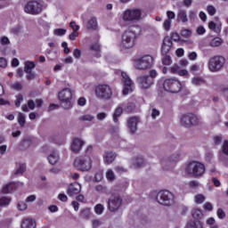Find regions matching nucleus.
I'll return each instance as SVG.
<instances>
[{
    "label": "nucleus",
    "mask_w": 228,
    "mask_h": 228,
    "mask_svg": "<svg viewBox=\"0 0 228 228\" xmlns=\"http://www.w3.org/2000/svg\"><path fill=\"white\" fill-rule=\"evenodd\" d=\"M154 59L151 55H144L135 61L134 67L137 70H147L152 67Z\"/></svg>",
    "instance_id": "nucleus-12"
},
{
    "label": "nucleus",
    "mask_w": 228,
    "mask_h": 228,
    "mask_svg": "<svg viewBox=\"0 0 228 228\" xmlns=\"http://www.w3.org/2000/svg\"><path fill=\"white\" fill-rule=\"evenodd\" d=\"M37 67L35 62L27 61L24 63V72H33V69Z\"/></svg>",
    "instance_id": "nucleus-29"
},
{
    "label": "nucleus",
    "mask_w": 228,
    "mask_h": 228,
    "mask_svg": "<svg viewBox=\"0 0 228 228\" xmlns=\"http://www.w3.org/2000/svg\"><path fill=\"white\" fill-rule=\"evenodd\" d=\"M94 211L96 215H102V211H104V206H102V204H97L94 207Z\"/></svg>",
    "instance_id": "nucleus-48"
},
{
    "label": "nucleus",
    "mask_w": 228,
    "mask_h": 228,
    "mask_svg": "<svg viewBox=\"0 0 228 228\" xmlns=\"http://www.w3.org/2000/svg\"><path fill=\"white\" fill-rule=\"evenodd\" d=\"M131 164L134 168H142L145 167V159L142 156L134 157L131 159Z\"/></svg>",
    "instance_id": "nucleus-20"
},
{
    "label": "nucleus",
    "mask_w": 228,
    "mask_h": 228,
    "mask_svg": "<svg viewBox=\"0 0 228 228\" xmlns=\"http://www.w3.org/2000/svg\"><path fill=\"white\" fill-rule=\"evenodd\" d=\"M181 36L188 38V37H191V30L185 28L181 31Z\"/></svg>",
    "instance_id": "nucleus-52"
},
{
    "label": "nucleus",
    "mask_w": 228,
    "mask_h": 228,
    "mask_svg": "<svg viewBox=\"0 0 228 228\" xmlns=\"http://www.w3.org/2000/svg\"><path fill=\"white\" fill-rule=\"evenodd\" d=\"M91 51H94V53H96V56H101V53H99V51H101V46H99V44L94 43L91 45L90 47Z\"/></svg>",
    "instance_id": "nucleus-40"
},
{
    "label": "nucleus",
    "mask_w": 228,
    "mask_h": 228,
    "mask_svg": "<svg viewBox=\"0 0 228 228\" xmlns=\"http://www.w3.org/2000/svg\"><path fill=\"white\" fill-rule=\"evenodd\" d=\"M138 122H140L138 117H132L128 119L127 127L129 129L130 134H134L138 130Z\"/></svg>",
    "instance_id": "nucleus-17"
},
{
    "label": "nucleus",
    "mask_w": 228,
    "mask_h": 228,
    "mask_svg": "<svg viewBox=\"0 0 228 228\" xmlns=\"http://www.w3.org/2000/svg\"><path fill=\"white\" fill-rule=\"evenodd\" d=\"M169 38L170 40H174V42H179V40H181V37L177 34V32L171 33Z\"/></svg>",
    "instance_id": "nucleus-51"
},
{
    "label": "nucleus",
    "mask_w": 228,
    "mask_h": 228,
    "mask_svg": "<svg viewBox=\"0 0 228 228\" xmlns=\"http://www.w3.org/2000/svg\"><path fill=\"white\" fill-rule=\"evenodd\" d=\"M79 122H94L95 120V117L90 115V114H86L78 118Z\"/></svg>",
    "instance_id": "nucleus-32"
},
{
    "label": "nucleus",
    "mask_w": 228,
    "mask_h": 228,
    "mask_svg": "<svg viewBox=\"0 0 228 228\" xmlns=\"http://www.w3.org/2000/svg\"><path fill=\"white\" fill-rule=\"evenodd\" d=\"M72 100V91L69 88H65L59 93V101Z\"/></svg>",
    "instance_id": "nucleus-22"
},
{
    "label": "nucleus",
    "mask_w": 228,
    "mask_h": 228,
    "mask_svg": "<svg viewBox=\"0 0 228 228\" xmlns=\"http://www.w3.org/2000/svg\"><path fill=\"white\" fill-rule=\"evenodd\" d=\"M134 110V103H127L125 107V111L131 113Z\"/></svg>",
    "instance_id": "nucleus-54"
},
{
    "label": "nucleus",
    "mask_w": 228,
    "mask_h": 228,
    "mask_svg": "<svg viewBox=\"0 0 228 228\" xmlns=\"http://www.w3.org/2000/svg\"><path fill=\"white\" fill-rule=\"evenodd\" d=\"M22 101H24V97L22 96V94L18 95L17 99L14 102L16 108H20V102Z\"/></svg>",
    "instance_id": "nucleus-50"
},
{
    "label": "nucleus",
    "mask_w": 228,
    "mask_h": 228,
    "mask_svg": "<svg viewBox=\"0 0 228 228\" xmlns=\"http://www.w3.org/2000/svg\"><path fill=\"white\" fill-rule=\"evenodd\" d=\"M77 37H79V32L73 30L72 33L69 34V40L74 41L76 38H77Z\"/></svg>",
    "instance_id": "nucleus-60"
},
{
    "label": "nucleus",
    "mask_w": 228,
    "mask_h": 228,
    "mask_svg": "<svg viewBox=\"0 0 228 228\" xmlns=\"http://www.w3.org/2000/svg\"><path fill=\"white\" fill-rule=\"evenodd\" d=\"M83 145H85V141H83L79 138L73 139L72 144H71L72 152H74L75 154H77V152H79V151H81Z\"/></svg>",
    "instance_id": "nucleus-19"
},
{
    "label": "nucleus",
    "mask_w": 228,
    "mask_h": 228,
    "mask_svg": "<svg viewBox=\"0 0 228 228\" xmlns=\"http://www.w3.org/2000/svg\"><path fill=\"white\" fill-rule=\"evenodd\" d=\"M206 200V197L203 194H197L195 196L196 204H202Z\"/></svg>",
    "instance_id": "nucleus-44"
},
{
    "label": "nucleus",
    "mask_w": 228,
    "mask_h": 228,
    "mask_svg": "<svg viewBox=\"0 0 228 228\" xmlns=\"http://www.w3.org/2000/svg\"><path fill=\"white\" fill-rule=\"evenodd\" d=\"M122 197L120 194H112L108 200V209L110 213H117L122 208Z\"/></svg>",
    "instance_id": "nucleus-10"
},
{
    "label": "nucleus",
    "mask_w": 228,
    "mask_h": 228,
    "mask_svg": "<svg viewBox=\"0 0 228 228\" xmlns=\"http://www.w3.org/2000/svg\"><path fill=\"white\" fill-rule=\"evenodd\" d=\"M10 205V199L6 198V197H2L0 198V207H6Z\"/></svg>",
    "instance_id": "nucleus-43"
},
{
    "label": "nucleus",
    "mask_w": 228,
    "mask_h": 228,
    "mask_svg": "<svg viewBox=\"0 0 228 228\" xmlns=\"http://www.w3.org/2000/svg\"><path fill=\"white\" fill-rule=\"evenodd\" d=\"M17 208L19 209V211H26V209H28V204H26V202L24 201H19Z\"/></svg>",
    "instance_id": "nucleus-46"
},
{
    "label": "nucleus",
    "mask_w": 228,
    "mask_h": 228,
    "mask_svg": "<svg viewBox=\"0 0 228 228\" xmlns=\"http://www.w3.org/2000/svg\"><path fill=\"white\" fill-rule=\"evenodd\" d=\"M191 215L194 220H202V218L204 217L202 210L199 208H193L191 211Z\"/></svg>",
    "instance_id": "nucleus-27"
},
{
    "label": "nucleus",
    "mask_w": 228,
    "mask_h": 228,
    "mask_svg": "<svg viewBox=\"0 0 228 228\" xmlns=\"http://www.w3.org/2000/svg\"><path fill=\"white\" fill-rule=\"evenodd\" d=\"M207 11H208V14L211 16H213V15H215V13H216V9H215V7H213V5H208L207 7Z\"/></svg>",
    "instance_id": "nucleus-58"
},
{
    "label": "nucleus",
    "mask_w": 228,
    "mask_h": 228,
    "mask_svg": "<svg viewBox=\"0 0 228 228\" xmlns=\"http://www.w3.org/2000/svg\"><path fill=\"white\" fill-rule=\"evenodd\" d=\"M124 110L122 109V107H118L114 113H113V121L115 122V124L118 123V118H120V116L122 115Z\"/></svg>",
    "instance_id": "nucleus-31"
},
{
    "label": "nucleus",
    "mask_w": 228,
    "mask_h": 228,
    "mask_svg": "<svg viewBox=\"0 0 228 228\" xmlns=\"http://www.w3.org/2000/svg\"><path fill=\"white\" fill-rule=\"evenodd\" d=\"M26 75V79L27 81H33V79H37V73L33 72V71H29V72H25Z\"/></svg>",
    "instance_id": "nucleus-41"
},
{
    "label": "nucleus",
    "mask_w": 228,
    "mask_h": 228,
    "mask_svg": "<svg viewBox=\"0 0 228 228\" xmlns=\"http://www.w3.org/2000/svg\"><path fill=\"white\" fill-rule=\"evenodd\" d=\"M225 65V58L224 56L216 55L209 59L208 69L211 72H218L222 70Z\"/></svg>",
    "instance_id": "nucleus-9"
},
{
    "label": "nucleus",
    "mask_w": 228,
    "mask_h": 228,
    "mask_svg": "<svg viewBox=\"0 0 228 228\" xmlns=\"http://www.w3.org/2000/svg\"><path fill=\"white\" fill-rule=\"evenodd\" d=\"M67 33V29L65 28H55L53 30V34L56 35V37H63Z\"/></svg>",
    "instance_id": "nucleus-42"
},
{
    "label": "nucleus",
    "mask_w": 228,
    "mask_h": 228,
    "mask_svg": "<svg viewBox=\"0 0 228 228\" xmlns=\"http://www.w3.org/2000/svg\"><path fill=\"white\" fill-rule=\"evenodd\" d=\"M136 40V32L129 28L126 30L121 37L120 47L122 49H131L134 47V41Z\"/></svg>",
    "instance_id": "nucleus-4"
},
{
    "label": "nucleus",
    "mask_w": 228,
    "mask_h": 228,
    "mask_svg": "<svg viewBox=\"0 0 228 228\" xmlns=\"http://www.w3.org/2000/svg\"><path fill=\"white\" fill-rule=\"evenodd\" d=\"M20 228H37V221L33 218L25 217L21 221Z\"/></svg>",
    "instance_id": "nucleus-21"
},
{
    "label": "nucleus",
    "mask_w": 228,
    "mask_h": 228,
    "mask_svg": "<svg viewBox=\"0 0 228 228\" xmlns=\"http://www.w3.org/2000/svg\"><path fill=\"white\" fill-rule=\"evenodd\" d=\"M189 188H191L192 190H197L200 186V183L198 181L192 180L189 182L188 183Z\"/></svg>",
    "instance_id": "nucleus-45"
},
{
    "label": "nucleus",
    "mask_w": 228,
    "mask_h": 228,
    "mask_svg": "<svg viewBox=\"0 0 228 228\" xmlns=\"http://www.w3.org/2000/svg\"><path fill=\"white\" fill-rule=\"evenodd\" d=\"M106 177L109 181H115V173L111 169H108L106 172Z\"/></svg>",
    "instance_id": "nucleus-47"
},
{
    "label": "nucleus",
    "mask_w": 228,
    "mask_h": 228,
    "mask_svg": "<svg viewBox=\"0 0 228 228\" xmlns=\"http://www.w3.org/2000/svg\"><path fill=\"white\" fill-rule=\"evenodd\" d=\"M42 10V4L37 1H28L24 7L25 13H29L30 15H40Z\"/></svg>",
    "instance_id": "nucleus-13"
},
{
    "label": "nucleus",
    "mask_w": 228,
    "mask_h": 228,
    "mask_svg": "<svg viewBox=\"0 0 228 228\" xmlns=\"http://www.w3.org/2000/svg\"><path fill=\"white\" fill-rule=\"evenodd\" d=\"M20 183L17 182H11L7 184H5L3 187V193H12L14 190H17V186H19Z\"/></svg>",
    "instance_id": "nucleus-23"
},
{
    "label": "nucleus",
    "mask_w": 228,
    "mask_h": 228,
    "mask_svg": "<svg viewBox=\"0 0 228 228\" xmlns=\"http://www.w3.org/2000/svg\"><path fill=\"white\" fill-rule=\"evenodd\" d=\"M106 117H108V115L105 112H100V113L96 114V118L100 121L104 120V118H106Z\"/></svg>",
    "instance_id": "nucleus-61"
},
{
    "label": "nucleus",
    "mask_w": 228,
    "mask_h": 228,
    "mask_svg": "<svg viewBox=\"0 0 228 228\" xmlns=\"http://www.w3.org/2000/svg\"><path fill=\"white\" fill-rule=\"evenodd\" d=\"M163 88L169 94H179L183 90L181 82L175 78H167L163 83Z\"/></svg>",
    "instance_id": "nucleus-6"
},
{
    "label": "nucleus",
    "mask_w": 228,
    "mask_h": 228,
    "mask_svg": "<svg viewBox=\"0 0 228 228\" xmlns=\"http://www.w3.org/2000/svg\"><path fill=\"white\" fill-rule=\"evenodd\" d=\"M219 161L224 165V167H228V158L225 157L224 155H220L219 156Z\"/></svg>",
    "instance_id": "nucleus-55"
},
{
    "label": "nucleus",
    "mask_w": 228,
    "mask_h": 228,
    "mask_svg": "<svg viewBox=\"0 0 228 228\" xmlns=\"http://www.w3.org/2000/svg\"><path fill=\"white\" fill-rule=\"evenodd\" d=\"M222 38L220 37H214L210 42H209V46L210 47H220L222 45Z\"/></svg>",
    "instance_id": "nucleus-34"
},
{
    "label": "nucleus",
    "mask_w": 228,
    "mask_h": 228,
    "mask_svg": "<svg viewBox=\"0 0 228 228\" xmlns=\"http://www.w3.org/2000/svg\"><path fill=\"white\" fill-rule=\"evenodd\" d=\"M69 27L73 29V31H79V25L76 24V21H71L69 23Z\"/></svg>",
    "instance_id": "nucleus-62"
},
{
    "label": "nucleus",
    "mask_w": 228,
    "mask_h": 228,
    "mask_svg": "<svg viewBox=\"0 0 228 228\" xmlns=\"http://www.w3.org/2000/svg\"><path fill=\"white\" fill-rule=\"evenodd\" d=\"M172 40H170V37H166L163 40L161 46V54H168L170 53V49H172Z\"/></svg>",
    "instance_id": "nucleus-18"
},
{
    "label": "nucleus",
    "mask_w": 228,
    "mask_h": 228,
    "mask_svg": "<svg viewBox=\"0 0 228 228\" xmlns=\"http://www.w3.org/2000/svg\"><path fill=\"white\" fill-rule=\"evenodd\" d=\"M47 159L50 165H56L60 161V155L56 151H53L48 155Z\"/></svg>",
    "instance_id": "nucleus-25"
},
{
    "label": "nucleus",
    "mask_w": 228,
    "mask_h": 228,
    "mask_svg": "<svg viewBox=\"0 0 228 228\" xmlns=\"http://www.w3.org/2000/svg\"><path fill=\"white\" fill-rule=\"evenodd\" d=\"M174 200V194L169 191H160L157 194V201L162 206H172Z\"/></svg>",
    "instance_id": "nucleus-11"
},
{
    "label": "nucleus",
    "mask_w": 228,
    "mask_h": 228,
    "mask_svg": "<svg viewBox=\"0 0 228 228\" xmlns=\"http://www.w3.org/2000/svg\"><path fill=\"white\" fill-rule=\"evenodd\" d=\"M80 191L81 184H79V183L77 182L70 183L67 189V194L69 195V197H75V195H77V193H79Z\"/></svg>",
    "instance_id": "nucleus-16"
},
{
    "label": "nucleus",
    "mask_w": 228,
    "mask_h": 228,
    "mask_svg": "<svg viewBox=\"0 0 228 228\" xmlns=\"http://www.w3.org/2000/svg\"><path fill=\"white\" fill-rule=\"evenodd\" d=\"M116 159L117 153L113 151H107L103 156L104 163H106V165H111Z\"/></svg>",
    "instance_id": "nucleus-24"
},
{
    "label": "nucleus",
    "mask_w": 228,
    "mask_h": 228,
    "mask_svg": "<svg viewBox=\"0 0 228 228\" xmlns=\"http://www.w3.org/2000/svg\"><path fill=\"white\" fill-rule=\"evenodd\" d=\"M94 181H96V183L102 181V174L101 172L95 174Z\"/></svg>",
    "instance_id": "nucleus-64"
},
{
    "label": "nucleus",
    "mask_w": 228,
    "mask_h": 228,
    "mask_svg": "<svg viewBox=\"0 0 228 228\" xmlns=\"http://www.w3.org/2000/svg\"><path fill=\"white\" fill-rule=\"evenodd\" d=\"M71 100H60L61 106L63 108V110H70L72 108V102Z\"/></svg>",
    "instance_id": "nucleus-37"
},
{
    "label": "nucleus",
    "mask_w": 228,
    "mask_h": 228,
    "mask_svg": "<svg viewBox=\"0 0 228 228\" xmlns=\"http://www.w3.org/2000/svg\"><path fill=\"white\" fill-rule=\"evenodd\" d=\"M74 167L77 170L88 172L92 168V159L88 156L77 157L74 161Z\"/></svg>",
    "instance_id": "nucleus-8"
},
{
    "label": "nucleus",
    "mask_w": 228,
    "mask_h": 228,
    "mask_svg": "<svg viewBox=\"0 0 228 228\" xmlns=\"http://www.w3.org/2000/svg\"><path fill=\"white\" fill-rule=\"evenodd\" d=\"M170 72L172 74H178L179 72V65L175 64L173 67L170 68Z\"/></svg>",
    "instance_id": "nucleus-63"
},
{
    "label": "nucleus",
    "mask_w": 228,
    "mask_h": 228,
    "mask_svg": "<svg viewBox=\"0 0 228 228\" xmlns=\"http://www.w3.org/2000/svg\"><path fill=\"white\" fill-rule=\"evenodd\" d=\"M183 152L181 151H178L170 156L161 155L159 157L160 165L165 170H168V168H172L175 163L181 160Z\"/></svg>",
    "instance_id": "nucleus-3"
},
{
    "label": "nucleus",
    "mask_w": 228,
    "mask_h": 228,
    "mask_svg": "<svg viewBox=\"0 0 228 228\" xmlns=\"http://www.w3.org/2000/svg\"><path fill=\"white\" fill-rule=\"evenodd\" d=\"M113 95V91L109 85H98L95 88V96L102 101H110Z\"/></svg>",
    "instance_id": "nucleus-5"
},
{
    "label": "nucleus",
    "mask_w": 228,
    "mask_h": 228,
    "mask_svg": "<svg viewBox=\"0 0 228 228\" xmlns=\"http://www.w3.org/2000/svg\"><path fill=\"white\" fill-rule=\"evenodd\" d=\"M162 63L163 65H172V57L170 56V54L166 53V54H162Z\"/></svg>",
    "instance_id": "nucleus-36"
},
{
    "label": "nucleus",
    "mask_w": 228,
    "mask_h": 228,
    "mask_svg": "<svg viewBox=\"0 0 228 228\" xmlns=\"http://www.w3.org/2000/svg\"><path fill=\"white\" fill-rule=\"evenodd\" d=\"M31 143H33V141L31 140L30 137H25L23 140L20 142V147L21 151H28L29 147H31Z\"/></svg>",
    "instance_id": "nucleus-26"
},
{
    "label": "nucleus",
    "mask_w": 228,
    "mask_h": 228,
    "mask_svg": "<svg viewBox=\"0 0 228 228\" xmlns=\"http://www.w3.org/2000/svg\"><path fill=\"white\" fill-rule=\"evenodd\" d=\"M217 216L220 218V220H224L225 218V211H224L223 208H218L217 209Z\"/></svg>",
    "instance_id": "nucleus-56"
},
{
    "label": "nucleus",
    "mask_w": 228,
    "mask_h": 228,
    "mask_svg": "<svg viewBox=\"0 0 228 228\" xmlns=\"http://www.w3.org/2000/svg\"><path fill=\"white\" fill-rule=\"evenodd\" d=\"M18 123L20 126V127H24L26 126V117L22 112H20L18 115Z\"/></svg>",
    "instance_id": "nucleus-38"
},
{
    "label": "nucleus",
    "mask_w": 228,
    "mask_h": 228,
    "mask_svg": "<svg viewBox=\"0 0 228 228\" xmlns=\"http://www.w3.org/2000/svg\"><path fill=\"white\" fill-rule=\"evenodd\" d=\"M199 122H200V118L194 113H190V112L182 115L180 118L181 126H183V127H187V128L199 126Z\"/></svg>",
    "instance_id": "nucleus-7"
},
{
    "label": "nucleus",
    "mask_w": 228,
    "mask_h": 228,
    "mask_svg": "<svg viewBox=\"0 0 228 228\" xmlns=\"http://www.w3.org/2000/svg\"><path fill=\"white\" fill-rule=\"evenodd\" d=\"M206 172V166L199 161H191L188 164L186 167V173L190 177H194L195 179L202 177Z\"/></svg>",
    "instance_id": "nucleus-2"
},
{
    "label": "nucleus",
    "mask_w": 228,
    "mask_h": 228,
    "mask_svg": "<svg viewBox=\"0 0 228 228\" xmlns=\"http://www.w3.org/2000/svg\"><path fill=\"white\" fill-rule=\"evenodd\" d=\"M90 208H84L81 211V216L82 218H88V216H90Z\"/></svg>",
    "instance_id": "nucleus-53"
},
{
    "label": "nucleus",
    "mask_w": 228,
    "mask_h": 228,
    "mask_svg": "<svg viewBox=\"0 0 228 228\" xmlns=\"http://www.w3.org/2000/svg\"><path fill=\"white\" fill-rule=\"evenodd\" d=\"M172 25V20H166L163 23L164 26V29H166V31H168L170 29V26Z\"/></svg>",
    "instance_id": "nucleus-59"
},
{
    "label": "nucleus",
    "mask_w": 228,
    "mask_h": 228,
    "mask_svg": "<svg viewBox=\"0 0 228 228\" xmlns=\"http://www.w3.org/2000/svg\"><path fill=\"white\" fill-rule=\"evenodd\" d=\"M94 190L100 193H104V191H106V190L108 189L106 188V186L98 184L94 186Z\"/></svg>",
    "instance_id": "nucleus-49"
},
{
    "label": "nucleus",
    "mask_w": 228,
    "mask_h": 228,
    "mask_svg": "<svg viewBox=\"0 0 228 228\" xmlns=\"http://www.w3.org/2000/svg\"><path fill=\"white\" fill-rule=\"evenodd\" d=\"M186 228H202V224L200 223H196L195 221H190L187 224Z\"/></svg>",
    "instance_id": "nucleus-39"
},
{
    "label": "nucleus",
    "mask_w": 228,
    "mask_h": 228,
    "mask_svg": "<svg viewBox=\"0 0 228 228\" xmlns=\"http://www.w3.org/2000/svg\"><path fill=\"white\" fill-rule=\"evenodd\" d=\"M191 83L195 86H200V85L206 84V80L200 77H194L191 78Z\"/></svg>",
    "instance_id": "nucleus-33"
},
{
    "label": "nucleus",
    "mask_w": 228,
    "mask_h": 228,
    "mask_svg": "<svg viewBox=\"0 0 228 228\" xmlns=\"http://www.w3.org/2000/svg\"><path fill=\"white\" fill-rule=\"evenodd\" d=\"M97 18L95 17H92L86 24L87 29H97Z\"/></svg>",
    "instance_id": "nucleus-30"
},
{
    "label": "nucleus",
    "mask_w": 228,
    "mask_h": 228,
    "mask_svg": "<svg viewBox=\"0 0 228 228\" xmlns=\"http://www.w3.org/2000/svg\"><path fill=\"white\" fill-rule=\"evenodd\" d=\"M147 17V12L141 8L126 9L121 14L124 22H140Z\"/></svg>",
    "instance_id": "nucleus-1"
},
{
    "label": "nucleus",
    "mask_w": 228,
    "mask_h": 228,
    "mask_svg": "<svg viewBox=\"0 0 228 228\" xmlns=\"http://www.w3.org/2000/svg\"><path fill=\"white\" fill-rule=\"evenodd\" d=\"M26 172V164H20L19 167L13 172V175H23Z\"/></svg>",
    "instance_id": "nucleus-35"
},
{
    "label": "nucleus",
    "mask_w": 228,
    "mask_h": 228,
    "mask_svg": "<svg viewBox=\"0 0 228 228\" xmlns=\"http://www.w3.org/2000/svg\"><path fill=\"white\" fill-rule=\"evenodd\" d=\"M122 82H123V95H127L129 92H133V88H134V83L133 80L127 76V73L122 71L121 72Z\"/></svg>",
    "instance_id": "nucleus-14"
},
{
    "label": "nucleus",
    "mask_w": 228,
    "mask_h": 228,
    "mask_svg": "<svg viewBox=\"0 0 228 228\" xmlns=\"http://www.w3.org/2000/svg\"><path fill=\"white\" fill-rule=\"evenodd\" d=\"M137 83L140 85L142 90H147L154 85V79L148 75L140 76L137 77Z\"/></svg>",
    "instance_id": "nucleus-15"
},
{
    "label": "nucleus",
    "mask_w": 228,
    "mask_h": 228,
    "mask_svg": "<svg viewBox=\"0 0 228 228\" xmlns=\"http://www.w3.org/2000/svg\"><path fill=\"white\" fill-rule=\"evenodd\" d=\"M11 88H12L13 90H17L18 92L22 90V85H20V83L16 82L12 85H11Z\"/></svg>",
    "instance_id": "nucleus-57"
},
{
    "label": "nucleus",
    "mask_w": 228,
    "mask_h": 228,
    "mask_svg": "<svg viewBox=\"0 0 228 228\" xmlns=\"http://www.w3.org/2000/svg\"><path fill=\"white\" fill-rule=\"evenodd\" d=\"M177 20L182 22H188V14L186 13V11L180 10L177 13Z\"/></svg>",
    "instance_id": "nucleus-28"
}]
</instances>
